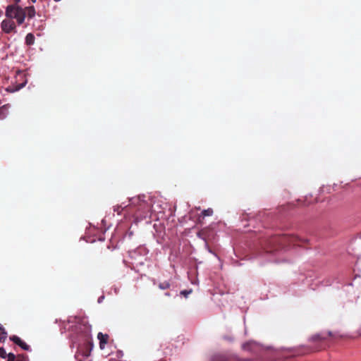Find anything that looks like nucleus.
I'll list each match as a JSON object with an SVG mask.
<instances>
[{"instance_id":"18","label":"nucleus","mask_w":361,"mask_h":361,"mask_svg":"<svg viewBox=\"0 0 361 361\" xmlns=\"http://www.w3.org/2000/svg\"><path fill=\"white\" fill-rule=\"evenodd\" d=\"M6 357H8L7 361H16V358H17V357H16V355L12 353L7 354Z\"/></svg>"},{"instance_id":"1","label":"nucleus","mask_w":361,"mask_h":361,"mask_svg":"<svg viewBox=\"0 0 361 361\" xmlns=\"http://www.w3.org/2000/svg\"><path fill=\"white\" fill-rule=\"evenodd\" d=\"M71 338L74 343H78L76 356L82 355L88 357L91 354L92 348L90 346L91 338V326L87 324L80 322L72 329Z\"/></svg>"},{"instance_id":"23","label":"nucleus","mask_w":361,"mask_h":361,"mask_svg":"<svg viewBox=\"0 0 361 361\" xmlns=\"http://www.w3.org/2000/svg\"><path fill=\"white\" fill-rule=\"evenodd\" d=\"M37 0H31L32 3H35Z\"/></svg>"},{"instance_id":"16","label":"nucleus","mask_w":361,"mask_h":361,"mask_svg":"<svg viewBox=\"0 0 361 361\" xmlns=\"http://www.w3.org/2000/svg\"><path fill=\"white\" fill-rule=\"evenodd\" d=\"M16 361H28V357L24 354L18 355Z\"/></svg>"},{"instance_id":"10","label":"nucleus","mask_w":361,"mask_h":361,"mask_svg":"<svg viewBox=\"0 0 361 361\" xmlns=\"http://www.w3.org/2000/svg\"><path fill=\"white\" fill-rule=\"evenodd\" d=\"M7 337V333L4 328L0 324V342H4Z\"/></svg>"},{"instance_id":"2","label":"nucleus","mask_w":361,"mask_h":361,"mask_svg":"<svg viewBox=\"0 0 361 361\" xmlns=\"http://www.w3.org/2000/svg\"><path fill=\"white\" fill-rule=\"evenodd\" d=\"M35 8L33 6H27L23 8L17 4L7 6L5 13L7 18L11 20L16 19L19 25L24 23L25 17L31 19L35 17Z\"/></svg>"},{"instance_id":"4","label":"nucleus","mask_w":361,"mask_h":361,"mask_svg":"<svg viewBox=\"0 0 361 361\" xmlns=\"http://www.w3.org/2000/svg\"><path fill=\"white\" fill-rule=\"evenodd\" d=\"M300 239L298 236L290 235H283L275 236L271 239V243H278L279 247L286 245H299Z\"/></svg>"},{"instance_id":"24","label":"nucleus","mask_w":361,"mask_h":361,"mask_svg":"<svg viewBox=\"0 0 361 361\" xmlns=\"http://www.w3.org/2000/svg\"><path fill=\"white\" fill-rule=\"evenodd\" d=\"M54 1L58 2V1H60L61 0H54Z\"/></svg>"},{"instance_id":"9","label":"nucleus","mask_w":361,"mask_h":361,"mask_svg":"<svg viewBox=\"0 0 361 361\" xmlns=\"http://www.w3.org/2000/svg\"><path fill=\"white\" fill-rule=\"evenodd\" d=\"M128 208H129V206L122 207V205H116V206L114 207V211L117 212L118 214H121V212L123 209H126L128 211V212H130V211L128 210Z\"/></svg>"},{"instance_id":"14","label":"nucleus","mask_w":361,"mask_h":361,"mask_svg":"<svg viewBox=\"0 0 361 361\" xmlns=\"http://www.w3.org/2000/svg\"><path fill=\"white\" fill-rule=\"evenodd\" d=\"M18 345L20 346L24 350H30V346L22 340L20 341V343H19Z\"/></svg>"},{"instance_id":"22","label":"nucleus","mask_w":361,"mask_h":361,"mask_svg":"<svg viewBox=\"0 0 361 361\" xmlns=\"http://www.w3.org/2000/svg\"><path fill=\"white\" fill-rule=\"evenodd\" d=\"M165 295H166V296H170V295H171V294H170L169 293H165Z\"/></svg>"},{"instance_id":"13","label":"nucleus","mask_w":361,"mask_h":361,"mask_svg":"<svg viewBox=\"0 0 361 361\" xmlns=\"http://www.w3.org/2000/svg\"><path fill=\"white\" fill-rule=\"evenodd\" d=\"M18 345L20 346L24 350H30V346L22 340L20 341V343H19Z\"/></svg>"},{"instance_id":"6","label":"nucleus","mask_w":361,"mask_h":361,"mask_svg":"<svg viewBox=\"0 0 361 361\" xmlns=\"http://www.w3.org/2000/svg\"><path fill=\"white\" fill-rule=\"evenodd\" d=\"M97 338L99 341V348L103 350L105 348L106 345L108 343L109 340V336L107 334H103L99 332L97 334Z\"/></svg>"},{"instance_id":"12","label":"nucleus","mask_w":361,"mask_h":361,"mask_svg":"<svg viewBox=\"0 0 361 361\" xmlns=\"http://www.w3.org/2000/svg\"><path fill=\"white\" fill-rule=\"evenodd\" d=\"M171 286V284L169 281H165L164 282L159 283V288L161 290H165L169 288Z\"/></svg>"},{"instance_id":"5","label":"nucleus","mask_w":361,"mask_h":361,"mask_svg":"<svg viewBox=\"0 0 361 361\" xmlns=\"http://www.w3.org/2000/svg\"><path fill=\"white\" fill-rule=\"evenodd\" d=\"M1 27L2 30L7 34L11 32H16V25L15 22L10 19H4L1 23Z\"/></svg>"},{"instance_id":"8","label":"nucleus","mask_w":361,"mask_h":361,"mask_svg":"<svg viewBox=\"0 0 361 361\" xmlns=\"http://www.w3.org/2000/svg\"><path fill=\"white\" fill-rule=\"evenodd\" d=\"M35 40V37L32 33L27 34L25 37V44L28 46H31L34 44Z\"/></svg>"},{"instance_id":"21","label":"nucleus","mask_w":361,"mask_h":361,"mask_svg":"<svg viewBox=\"0 0 361 361\" xmlns=\"http://www.w3.org/2000/svg\"><path fill=\"white\" fill-rule=\"evenodd\" d=\"M13 1H14V4H17V5H18V4H19V3L20 2V0H13Z\"/></svg>"},{"instance_id":"3","label":"nucleus","mask_w":361,"mask_h":361,"mask_svg":"<svg viewBox=\"0 0 361 361\" xmlns=\"http://www.w3.org/2000/svg\"><path fill=\"white\" fill-rule=\"evenodd\" d=\"M151 207L150 204L137 197L130 200L128 210L133 213L136 220H142L150 216Z\"/></svg>"},{"instance_id":"19","label":"nucleus","mask_w":361,"mask_h":361,"mask_svg":"<svg viewBox=\"0 0 361 361\" xmlns=\"http://www.w3.org/2000/svg\"><path fill=\"white\" fill-rule=\"evenodd\" d=\"M192 293V290H184L180 292V294L187 298Z\"/></svg>"},{"instance_id":"15","label":"nucleus","mask_w":361,"mask_h":361,"mask_svg":"<svg viewBox=\"0 0 361 361\" xmlns=\"http://www.w3.org/2000/svg\"><path fill=\"white\" fill-rule=\"evenodd\" d=\"M10 340L13 341L15 344L18 345L20 343L21 339L17 336H12L10 337Z\"/></svg>"},{"instance_id":"7","label":"nucleus","mask_w":361,"mask_h":361,"mask_svg":"<svg viewBox=\"0 0 361 361\" xmlns=\"http://www.w3.org/2000/svg\"><path fill=\"white\" fill-rule=\"evenodd\" d=\"M329 336H332V333L331 331H329L326 334H318L312 336L311 337V341L313 342L323 341Z\"/></svg>"},{"instance_id":"11","label":"nucleus","mask_w":361,"mask_h":361,"mask_svg":"<svg viewBox=\"0 0 361 361\" xmlns=\"http://www.w3.org/2000/svg\"><path fill=\"white\" fill-rule=\"evenodd\" d=\"M213 214V210L211 208H209L207 209H204L202 212L201 214L200 215V218L202 217L203 219L205 216H212Z\"/></svg>"},{"instance_id":"17","label":"nucleus","mask_w":361,"mask_h":361,"mask_svg":"<svg viewBox=\"0 0 361 361\" xmlns=\"http://www.w3.org/2000/svg\"><path fill=\"white\" fill-rule=\"evenodd\" d=\"M6 108L5 107V106H1L0 108V118L1 119H3L5 117V116H6Z\"/></svg>"},{"instance_id":"20","label":"nucleus","mask_w":361,"mask_h":361,"mask_svg":"<svg viewBox=\"0 0 361 361\" xmlns=\"http://www.w3.org/2000/svg\"><path fill=\"white\" fill-rule=\"evenodd\" d=\"M6 356H7V354H6L5 350L3 348L0 347V357H1L2 358H6Z\"/></svg>"}]
</instances>
